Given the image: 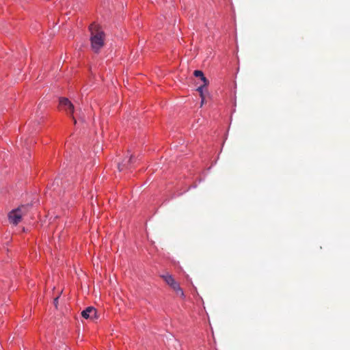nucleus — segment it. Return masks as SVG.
Returning a JSON list of instances; mask_svg holds the SVG:
<instances>
[{
  "label": "nucleus",
  "instance_id": "3",
  "mask_svg": "<svg viewBox=\"0 0 350 350\" xmlns=\"http://www.w3.org/2000/svg\"><path fill=\"white\" fill-rule=\"evenodd\" d=\"M59 105L68 114H70L72 116L74 123L76 124L77 120L73 116L74 105L72 103L66 98H61L59 99Z\"/></svg>",
  "mask_w": 350,
  "mask_h": 350
},
{
  "label": "nucleus",
  "instance_id": "5",
  "mask_svg": "<svg viewBox=\"0 0 350 350\" xmlns=\"http://www.w3.org/2000/svg\"><path fill=\"white\" fill-rule=\"evenodd\" d=\"M133 162V156H130L128 159H124L123 161L118 164L119 171H123L124 169H127L130 167V164Z\"/></svg>",
  "mask_w": 350,
  "mask_h": 350
},
{
  "label": "nucleus",
  "instance_id": "1",
  "mask_svg": "<svg viewBox=\"0 0 350 350\" xmlns=\"http://www.w3.org/2000/svg\"><path fill=\"white\" fill-rule=\"evenodd\" d=\"M90 31V43L92 50L98 53L105 45V33L100 27L94 23L89 27Z\"/></svg>",
  "mask_w": 350,
  "mask_h": 350
},
{
  "label": "nucleus",
  "instance_id": "6",
  "mask_svg": "<svg viewBox=\"0 0 350 350\" xmlns=\"http://www.w3.org/2000/svg\"><path fill=\"white\" fill-rule=\"evenodd\" d=\"M162 278L165 280V282L170 286L172 288L175 285H176L178 283L174 280L172 275H170L168 273L161 275Z\"/></svg>",
  "mask_w": 350,
  "mask_h": 350
},
{
  "label": "nucleus",
  "instance_id": "12",
  "mask_svg": "<svg viewBox=\"0 0 350 350\" xmlns=\"http://www.w3.org/2000/svg\"><path fill=\"white\" fill-rule=\"evenodd\" d=\"M58 299H59V296H57L56 298L54 299L53 304H54V306H55V308H57Z\"/></svg>",
  "mask_w": 350,
  "mask_h": 350
},
{
  "label": "nucleus",
  "instance_id": "2",
  "mask_svg": "<svg viewBox=\"0 0 350 350\" xmlns=\"http://www.w3.org/2000/svg\"><path fill=\"white\" fill-rule=\"evenodd\" d=\"M30 207L31 206L29 204L22 205L17 208L11 211L8 213L9 221L15 226L19 224L22 217L28 213Z\"/></svg>",
  "mask_w": 350,
  "mask_h": 350
},
{
  "label": "nucleus",
  "instance_id": "7",
  "mask_svg": "<svg viewBox=\"0 0 350 350\" xmlns=\"http://www.w3.org/2000/svg\"><path fill=\"white\" fill-rule=\"evenodd\" d=\"M174 291L176 293L177 295L181 296V297H183L184 296V293H183V289L180 287L179 284H177L176 285H175V286H174L173 288Z\"/></svg>",
  "mask_w": 350,
  "mask_h": 350
},
{
  "label": "nucleus",
  "instance_id": "11",
  "mask_svg": "<svg viewBox=\"0 0 350 350\" xmlns=\"http://www.w3.org/2000/svg\"><path fill=\"white\" fill-rule=\"evenodd\" d=\"M200 80L203 82V85L207 86L208 84V80L203 75V77H201Z\"/></svg>",
  "mask_w": 350,
  "mask_h": 350
},
{
  "label": "nucleus",
  "instance_id": "4",
  "mask_svg": "<svg viewBox=\"0 0 350 350\" xmlns=\"http://www.w3.org/2000/svg\"><path fill=\"white\" fill-rule=\"evenodd\" d=\"M96 313V308L92 306H90L81 312V316L86 319H94L98 318Z\"/></svg>",
  "mask_w": 350,
  "mask_h": 350
},
{
  "label": "nucleus",
  "instance_id": "10",
  "mask_svg": "<svg viewBox=\"0 0 350 350\" xmlns=\"http://www.w3.org/2000/svg\"><path fill=\"white\" fill-rule=\"evenodd\" d=\"M200 80L203 82V85L207 86L208 84V80L203 75V77H201Z\"/></svg>",
  "mask_w": 350,
  "mask_h": 350
},
{
  "label": "nucleus",
  "instance_id": "9",
  "mask_svg": "<svg viewBox=\"0 0 350 350\" xmlns=\"http://www.w3.org/2000/svg\"><path fill=\"white\" fill-rule=\"evenodd\" d=\"M193 75L195 77L200 78L201 77H203L204 73L201 70H197L194 71Z\"/></svg>",
  "mask_w": 350,
  "mask_h": 350
},
{
  "label": "nucleus",
  "instance_id": "8",
  "mask_svg": "<svg viewBox=\"0 0 350 350\" xmlns=\"http://www.w3.org/2000/svg\"><path fill=\"white\" fill-rule=\"evenodd\" d=\"M206 86H204L203 85H201L200 86H199L198 88H197V91L200 93V96L202 98V105L204 103V89L206 88Z\"/></svg>",
  "mask_w": 350,
  "mask_h": 350
},
{
  "label": "nucleus",
  "instance_id": "13",
  "mask_svg": "<svg viewBox=\"0 0 350 350\" xmlns=\"http://www.w3.org/2000/svg\"><path fill=\"white\" fill-rule=\"evenodd\" d=\"M55 183L58 185V183H59V179L58 178L55 179Z\"/></svg>",
  "mask_w": 350,
  "mask_h": 350
}]
</instances>
